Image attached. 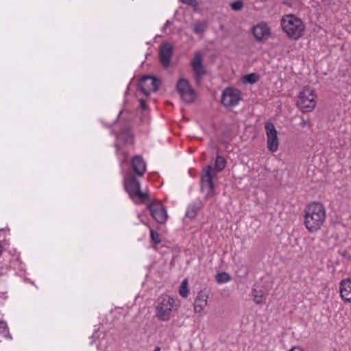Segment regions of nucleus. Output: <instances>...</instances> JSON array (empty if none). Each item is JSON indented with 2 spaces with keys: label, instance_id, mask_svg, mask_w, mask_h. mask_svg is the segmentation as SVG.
<instances>
[{
  "label": "nucleus",
  "instance_id": "1",
  "mask_svg": "<svg viewBox=\"0 0 351 351\" xmlns=\"http://www.w3.org/2000/svg\"><path fill=\"white\" fill-rule=\"evenodd\" d=\"M304 224L310 232L319 230L326 219L324 206L318 202L309 204L304 209Z\"/></svg>",
  "mask_w": 351,
  "mask_h": 351
},
{
  "label": "nucleus",
  "instance_id": "2",
  "mask_svg": "<svg viewBox=\"0 0 351 351\" xmlns=\"http://www.w3.org/2000/svg\"><path fill=\"white\" fill-rule=\"evenodd\" d=\"M280 24L282 30L289 38L298 40L304 34L305 29L304 23L293 14L283 16L280 20Z\"/></svg>",
  "mask_w": 351,
  "mask_h": 351
},
{
  "label": "nucleus",
  "instance_id": "3",
  "mask_svg": "<svg viewBox=\"0 0 351 351\" xmlns=\"http://www.w3.org/2000/svg\"><path fill=\"white\" fill-rule=\"evenodd\" d=\"M175 306V300L167 295H161L157 300L156 317L163 322L170 319Z\"/></svg>",
  "mask_w": 351,
  "mask_h": 351
},
{
  "label": "nucleus",
  "instance_id": "4",
  "mask_svg": "<svg viewBox=\"0 0 351 351\" xmlns=\"http://www.w3.org/2000/svg\"><path fill=\"white\" fill-rule=\"evenodd\" d=\"M217 173L211 165H208L204 169V174L201 178V189L205 193L206 197L208 198L215 195V184L213 179Z\"/></svg>",
  "mask_w": 351,
  "mask_h": 351
},
{
  "label": "nucleus",
  "instance_id": "5",
  "mask_svg": "<svg viewBox=\"0 0 351 351\" xmlns=\"http://www.w3.org/2000/svg\"><path fill=\"white\" fill-rule=\"evenodd\" d=\"M124 180L125 189L130 197H138L142 201H145L148 198V194L141 191L140 182L133 174L128 173L125 176Z\"/></svg>",
  "mask_w": 351,
  "mask_h": 351
},
{
  "label": "nucleus",
  "instance_id": "6",
  "mask_svg": "<svg viewBox=\"0 0 351 351\" xmlns=\"http://www.w3.org/2000/svg\"><path fill=\"white\" fill-rule=\"evenodd\" d=\"M314 91L308 87H305L300 93L297 100L298 107L303 112H310L316 105Z\"/></svg>",
  "mask_w": 351,
  "mask_h": 351
},
{
  "label": "nucleus",
  "instance_id": "7",
  "mask_svg": "<svg viewBox=\"0 0 351 351\" xmlns=\"http://www.w3.org/2000/svg\"><path fill=\"white\" fill-rule=\"evenodd\" d=\"M176 89L184 102L191 104L195 101L196 92L186 79L180 78L176 83Z\"/></svg>",
  "mask_w": 351,
  "mask_h": 351
},
{
  "label": "nucleus",
  "instance_id": "8",
  "mask_svg": "<svg viewBox=\"0 0 351 351\" xmlns=\"http://www.w3.org/2000/svg\"><path fill=\"white\" fill-rule=\"evenodd\" d=\"M241 100V93L234 88H226L221 95V104L226 108H232L239 104Z\"/></svg>",
  "mask_w": 351,
  "mask_h": 351
},
{
  "label": "nucleus",
  "instance_id": "9",
  "mask_svg": "<svg viewBox=\"0 0 351 351\" xmlns=\"http://www.w3.org/2000/svg\"><path fill=\"white\" fill-rule=\"evenodd\" d=\"M138 86L144 95H149L152 92L158 90L160 81L155 77L145 75L139 80Z\"/></svg>",
  "mask_w": 351,
  "mask_h": 351
},
{
  "label": "nucleus",
  "instance_id": "10",
  "mask_svg": "<svg viewBox=\"0 0 351 351\" xmlns=\"http://www.w3.org/2000/svg\"><path fill=\"white\" fill-rule=\"evenodd\" d=\"M152 216L159 223H165L167 219L166 208L160 202H152L148 205Z\"/></svg>",
  "mask_w": 351,
  "mask_h": 351
},
{
  "label": "nucleus",
  "instance_id": "11",
  "mask_svg": "<svg viewBox=\"0 0 351 351\" xmlns=\"http://www.w3.org/2000/svg\"><path fill=\"white\" fill-rule=\"evenodd\" d=\"M267 138V148L271 152H275L278 148V133L272 123L267 122L265 125Z\"/></svg>",
  "mask_w": 351,
  "mask_h": 351
},
{
  "label": "nucleus",
  "instance_id": "12",
  "mask_svg": "<svg viewBox=\"0 0 351 351\" xmlns=\"http://www.w3.org/2000/svg\"><path fill=\"white\" fill-rule=\"evenodd\" d=\"M191 66L194 72V79L197 84L202 83L203 77L206 75V70L202 64V56L199 52L195 53L191 62Z\"/></svg>",
  "mask_w": 351,
  "mask_h": 351
},
{
  "label": "nucleus",
  "instance_id": "13",
  "mask_svg": "<svg viewBox=\"0 0 351 351\" xmlns=\"http://www.w3.org/2000/svg\"><path fill=\"white\" fill-rule=\"evenodd\" d=\"M172 55L173 47L171 44L167 43L160 47L159 53L160 61L165 68H167L170 65Z\"/></svg>",
  "mask_w": 351,
  "mask_h": 351
},
{
  "label": "nucleus",
  "instance_id": "14",
  "mask_svg": "<svg viewBox=\"0 0 351 351\" xmlns=\"http://www.w3.org/2000/svg\"><path fill=\"white\" fill-rule=\"evenodd\" d=\"M208 298V291L204 290H201L195 300L194 302V311L197 313H201L204 308L207 305Z\"/></svg>",
  "mask_w": 351,
  "mask_h": 351
},
{
  "label": "nucleus",
  "instance_id": "15",
  "mask_svg": "<svg viewBox=\"0 0 351 351\" xmlns=\"http://www.w3.org/2000/svg\"><path fill=\"white\" fill-rule=\"evenodd\" d=\"M340 295L346 302L351 303V280L344 279L340 282Z\"/></svg>",
  "mask_w": 351,
  "mask_h": 351
},
{
  "label": "nucleus",
  "instance_id": "16",
  "mask_svg": "<svg viewBox=\"0 0 351 351\" xmlns=\"http://www.w3.org/2000/svg\"><path fill=\"white\" fill-rule=\"evenodd\" d=\"M132 167L136 174L142 176L146 171V164L141 156H135L132 159Z\"/></svg>",
  "mask_w": 351,
  "mask_h": 351
},
{
  "label": "nucleus",
  "instance_id": "17",
  "mask_svg": "<svg viewBox=\"0 0 351 351\" xmlns=\"http://www.w3.org/2000/svg\"><path fill=\"white\" fill-rule=\"evenodd\" d=\"M252 33L257 40L267 39L269 35V29L266 24H258L252 29Z\"/></svg>",
  "mask_w": 351,
  "mask_h": 351
},
{
  "label": "nucleus",
  "instance_id": "18",
  "mask_svg": "<svg viewBox=\"0 0 351 351\" xmlns=\"http://www.w3.org/2000/svg\"><path fill=\"white\" fill-rule=\"evenodd\" d=\"M203 204L201 202L192 203L187 207L185 216L190 219H193L197 215V212L202 208Z\"/></svg>",
  "mask_w": 351,
  "mask_h": 351
},
{
  "label": "nucleus",
  "instance_id": "19",
  "mask_svg": "<svg viewBox=\"0 0 351 351\" xmlns=\"http://www.w3.org/2000/svg\"><path fill=\"white\" fill-rule=\"evenodd\" d=\"M252 295L254 297V301L256 304L265 303L266 295L263 290H256L254 288L252 289Z\"/></svg>",
  "mask_w": 351,
  "mask_h": 351
},
{
  "label": "nucleus",
  "instance_id": "20",
  "mask_svg": "<svg viewBox=\"0 0 351 351\" xmlns=\"http://www.w3.org/2000/svg\"><path fill=\"white\" fill-rule=\"evenodd\" d=\"M118 138L126 144H130L133 142V136L128 130H122L118 135Z\"/></svg>",
  "mask_w": 351,
  "mask_h": 351
},
{
  "label": "nucleus",
  "instance_id": "21",
  "mask_svg": "<svg viewBox=\"0 0 351 351\" xmlns=\"http://www.w3.org/2000/svg\"><path fill=\"white\" fill-rule=\"evenodd\" d=\"M226 165L225 158L221 156H217L215 162L213 169L215 171H220L223 170Z\"/></svg>",
  "mask_w": 351,
  "mask_h": 351
},
{
  "label": "nucleus",
  "instance_id": "22",
  "mask_svg": "<svg viewBox=\"0 0 351 351\" xmlns=\"http://www.w3.org/2000/svg\"><path fill=\"white\" fill-rule=\"evenodd\" d=\"M215 278L216 281L219 284L226 283L231 280L230 274L226 272H220L217 274Z\"/></svg>",
  "mask_w": 351,
  "mask_h": 351
},
{
  "label": "nucleus",
  "instance_id": "23",
  "mask_svg": "<svg viewBox=\"0 0 351 351\" xmlns=\"http://www.w3.org/2000/svg\"><path fill=\"white\" fill-rule=\"evenodd\" d=\"M0 334L6 339H12V336L9 332L7 324L4 321H0Z\"/></svg>",
  "mask_w": 351,
  "mask_h": 351
},
{
  "label": "nucleus",
  "instance_id": "24",
  "mask_svg": "<svg viewBox=\"0 0 351 351\" xmlns=\"http://www.w3.org/2000/svg\"><path fill=\"white\" fill-rule=\"evenodd\" d=\"M187 280L184 279L180 285L179 289V293L180 296L182 298H186L188 295L189 289L187 287Z\"/></svg>",
  "mask_w": 351,
  "mask_h": 351
},
{
  "label": "nucleus",
  "instance_id": "25",
  "mask_svg": "<svg viewBox=\"0 0 351 351\" xmlns=\"http://www.w3.org/2000/svg\"><path fill=\"white\" fill-rule=\"evenodd\" d=\"M258 75L256 73H250L244 76V82L247 84H254L258 81Z\"/></svg>",
  "mask_w": 351,
  "mask_h": 351
},
{
  "label": "nucleus",
  "instance_id": "26",
  "mask_svg": "<svg viewBox=\"0 0 351 351\" xmlns=\"http://www.w3.org/2000/svg\"><path fill=\"white\" fill-rule=\"evenodd\" d=\"M206 29V25L204 23H197L194 27H193V32L195 34H202L205 32Z\"/></svg>",
  "mask_w": 351,
  "mask_h": 351
},
{
  "label": "nucleus",
  "instance_id": "27",
  "mask_svg": "<svg viewBox=\"0 0 351 351\" xmlns=\"http://www.w3.org/2000/svg\"><path fill=\"white\" fill-rule=\"evenodd\" d=\"M150 229V237L152 241L154 243V244L158 245L160 243L159 234L149 228Z\"/></svg>",
  "mask_w": 351,
  "mask_h": 351
},
{
  "label": "nucleus",
  "instance_id": "28",
  "mask_svg": "<svg viewBox=\"0 0 351 351\" xmlns=\"http://www.w3.org/2000/svg\"><path fill=\"white\" fill-rule=\"evenodd\" d=\"M230 7L233 10L239 11V10H241L242 9V8L243 7V3L240 0H237V1L232 2L230 4Z\"/></svg>",
  "mask_w": 351,
  "mask_h": 351
},
{
  "label": "nucleus",
  "instance_id": "29",
  "mask_svg": "<svg viewBox=\"0 0 351 351\" xmlns=\"http://www.w3.org/2000/svg\"><path fill=\"white\" fill-rule=\"evenodd\" d=\"M182 3L191 5L194 8H197L198 6V3L195 0H180Z\"/></svg>",
  "mask_w": 351,
  "mask_h": 351
},
{
  "label": "nucleus",
  "instance_id": "30",
  "mask_svg": "<svg viewBox=\"0 0 351 351\" xmlns=\"http://www.w3.org/2000/svg\"><path fill=\"white\" fill-rule=\"evenodd\" d=\"M140 106H141V109H143V110L147 109V104H146L145 100L140 99Z\"/></svg>",
  "mask_w": 351,
  "mask_h": 351
},
{
  "label": "nucleus",
  "instance_id": "31",
  "mask_svg": "<svg viewBox=\"0 0 351 351\" xmlns=\"http://www.w3.org/2000/svg\"><path fill=\"white\" fill-rule=\"evenodd\" d=\"M170 24L169 21H167L166 23L165 24L164 27H162V31L165 32L167 26Z\"/></svg>",
  "mask_w": 351,
  "mask_h": 351
},
{
  "label": "nucleus",
  "instance_id": "32",
  "mask_svg": "<svg viewBox=\"0 0 351 351\" xmlns=\"http://www.w3.org/2000/svg\"><path fill=\"white\" fill-rule=\"evenodd\" d=\"M290 351H302V350L300 348H293Z\"/></svg>",
  "mask_w": 351,
  "mask_h": 351
},
{
  "label": "nucleus",
  "instance_id": "33",
  "mask_svg": "<svg viewBox=\"0 0 351 351\" xmlns=\"http://www.w3.org/2000/svg\"><path fill=\"white\" fill-rule=\"evenodd\" d=\"M300 125H301L302 127H304V125H306V121H304V120H303V121L301 122Z\"/></svg>",
  "mask_w": 351,
  "mask_h": 351
},
{
  "label": "nucleus",
  "instance_id": "34",
  "mask_svg": "<svg viewBox=\"0 0 351 351\" xmlns=\"http://www.w3.org/2000/svg\"><path fill=\"white\" fill-rule=\"evenodd\" d=\"M154 351H160V347H156Z\"/></svg>",
  "mask_w": 351,
  "mask_h": 351
}]
</instances>
